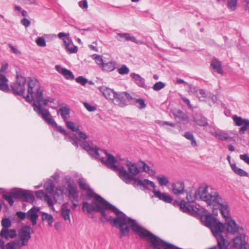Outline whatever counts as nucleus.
<instances>
[{
	"mask_svg": "<svg viewBox=\"0 0 249 249\" xmlns=\"http://www.w3.org/2000/svg\"><path fill=\"white\" fill-rule=\"evenodd\" d=\"M54 186V183L52 180H49L44 184L45 189L49 194L53 193Z\"/></svg>",
	"mask_w": 249,
	"mask_h": 249,
	"instance_id": "39",
	"label": "nucleus"
},
{
	"mask_svg": "<svg viewBox=\"0 0 249 249\" xmlns=\"http://www.w3.org/2000/svg\"><path fill=\"white\" fill-rule=\"evenodd\" d=\"M221 197L219 198V202H215L214 203H217L220 206V211L223 216L226 219L229 218L230 216V209L229 206L226 202L222 203L220 202V199Z\"/></svg>",
	"mask_w": 249,
	"mask_h": 249,
	"instance_id": "24",
	"label": "nucleus"
},
{
	"mask_svg": "<svg viewBox=\"0 0 249 249\" xmlns=\"http://www.w3.org/2000/svg\"><path fill=\"white\" fill-rule=\"evenodd\" d=\"M72 143L76 147H78V144L80 145L93 157L97 159L100 158L99 149L96 146L90 145L87 142L81 141L78 140L77 137L72 139Z\"/></svg>",
	"mask_w": 249,
	"mask_h": 249,
	"instance_id": "8",
	"label": "nucleus"
},
{
	"mask_svg": "<svg viewBox=\"0 0 249 249\" xmlns=\"http://www.w3.org/2000/svg\"><path fill=\"white\" fill-rule=\"evenodd\" d=\"M133 98L127 92H123L116 93L114 98L115 105L124 107L127 105V102H131Z\"/></svg>",
	"mask_w": 249,
	"mask_h": 249,
	"instance_id": "11",
	"label": "nucleus"
},
{
	"mask_svg": "<svg viewBox=\"0 0 249 249\" xmlns=\"http://www.w3.org/2000/svg\"><path fill=\"white\" fill-rule=\"evenodd\" d=\"M93 56L94 57V59L96 64L100 66L101 67H102V66L104 63V62H103L102 57L101 55H99L96 54L93 55Z\"/></svg>",
	"mask_w": 249,
	"mask_h": 249,
	"instance_id": "50",
	"label": "nucleus"
},
{
	"mask_svg": "<svg viewBox=\"0 0 249 249\" xmlns=\"http://www.w3.org/2000/svg\"><path fill=\"white\" fill-rule=\"evenodd\" d=\"M22 199L27 202L33 203L35 200V196L33 194L24 191Z\"/></svg>",
	"mask_w": 249,
	"mask_h": 249,
	"instance_id": "42",
	"label": "nucleus"
},
{
	"mask_svg": "<svg viewBox=\"0 0 249 249\" xmlns=\"http://www.w3.org/2000/svg\"><path fill=\"white\" fill-rule=\"evenodd\" d=\"M175 118L178 119L179 121H183L185 123L188 122L187 115L181 110H177L173 113Z\"/></svg>",
	"mask_w": 249,
	"mask_h": 249,
	"instance_id": "29",
	"label": "nucleus"
},
{
	"mask_svg": "<svg viewBox=\"0 0 249 249\" xmlns=\"http://www.w3.org/2000/svg\"><path fill=\"white\" fill-rule=\"evenodd\" d=\"M240 158L244 161L246 163L249 165V157L247 154H243L240 155Z\"/></svg>",
	"mask_w": 249,
	"mask_h": 249,
	"instance_id": "64",
	"label": "nucleus"
},
{
	"mask_svg": "<svg viewBox=\"0 0 249 249\" xmlns=\"http://www.w3.org/2000/svg\"><path fill=\"white\" fill-rule=\"evenodd\" d=\"M131 76L133 78L136 83L139 86L143 87L144 85V79L139 75L136 73H132Z\"/></svg>",
	"mask_w": 249,
	"mask_h": 249,
	"instance_id": "38",
	"label": "nucleus"
},
{
	"mask_svg": "<svg viewBox=\"0 0 249 249\" xmlns=\"http://www.w3.org/2000/svg\"><path fill=\"white\" fill-rule=\"evenodd\" d=\"M173 193L176 195L183 194L185 192L184 183L182 181H177L172 184Z\"/></svg>",
	"mask_w": 249,
	"mask_h": 249,
	"instance_id": "18",
	"label": "nucleus"
},
{
	"mask_svg": "<svg viewBox=\"0 0 249 249\" xmlns=\"http://www.w3.org/2000/svg\"><path fill=\"white\" fill-rule=\"evenodd\" d=\"M39 207H33L27 213V218L31 220L33 226L36 224V220L38 217V213L39 212Z\"/></svg>",
	"mask_w": 249,
	"mask_h": 249,
	"instance_id": "15",
	"label": "nucleus"
},
{
	"mask_svg": "<svg viewBox=\"0 0 249 249\" xmlns=\"http://www.w3.org/2000/svg\"><path fill=\"white\" fill-rule=\"evenodd\" d=\"M231 166L232 170L236 174L239 175L241 177L248 176V173L245 171L244 170H242V169L237 167L235 164H231Z\"/></svg>",
	"mask_w": 249,
	"mask_h": 249,
	"instance_id": "34",
	"label": "nucleus"
},
{
	"mask_svg": "<svg viewBox=\"0 0 249 249\" xmlns=\"http://www.w3.org/2000/svg\"><path fill=\"white\" fill-rule=\"evenodd\" d=\"M107 156V160H104V158L101 159V161L104 163L108 167L110 168L114 171H118L119 172L120 167L115 165L117 160L116 158L111 154H108L106 151H104Z\"/></svg>",
	"mask_w": 249,
	"mask_h": 249,
	"instance_id": "13",
	"label": "nucleus"
},
{
	"mask_svg": "<svg viewBox=\"0 0 249 249\" xmlns=\"http://www.w3.org/2000/svg\"><path fill=\"white\" fill-rule=\"evenodd\" d=\"M70 210L67 208L65 205H63L62 206L61 209V214L63 218L65 220H68L69 223L71 222L70 217Z\"/></svg>",
	"mask_w": 249,
	"mask_h": 249,
	"instance_id": "37",
	"label": "nucleus"
},
{
	"mask_svg": "<svg viewBox=\"0 0 249 249\" xmlns=\"http://www.w3.org/2000/svg\"><path fill=\"white\" fill-rule=\"evenodd\" d=\"M212 135L218 140L222 141L233 140V138L229 136L228 133L225 131H220L219 132H213L212 133Z\"/></svg>",
	"mask_w": 249,
	"mask_h": 249,
	"instance_id": "25",
	"label": "nucleus"
},
{
	"mask_svg": "<svg viewBox=\"0 0 249 249\" xmlns=\"http://www.w3.org/2000/svg\"><path fill=\"white\" fill-rule=\"evenodd\" d=\"M117 35L121 38H124L126 41H136L135 37L128 33H119Z\"/></svg>",
	"mask_w": 249,
	"mask_h": 249,
	"instance_id": "44",
	"label": "nucleus"
},
{
	"mask_svg": "<svg viewBox=\"0 0 249 249\" xmlns=\"http://www.w3.org/2000/svg\"><path fill=\"white\" fill-rule=\"evenodd\" d=\"M37 81L35 79H30L28 83V94L24 97L26 101L31 102L34 99L33 89L35 88Z\"/></svg>",
	"mask_w": 249,
	"mask_h": 249,
	"instance_id": "17",
	"label": "nucleus"
},
{
	"mask_svg": "<svg viewBox=\"0 0 249 249\" xmlns=\"http://www.w3.org/2000/svg\"><path fill=\"white\" fill-rule=\"evenodd\" d=\"M228 6L231 10H234L237 4V0H227Z\"/></svg>",
	"mask_w": 249,
	"mask_h": 249,
	"instance_id": "53",
	"label": "nucleus"
},
{
	"mask_svg": "<svg viewBox=\"0 0 249 249\" xmlns=\"http://www.w3.org/2000/svg\"><path fill=\"white\" fill-rule=\"evenodd\" d=\"M42 94V90L40 88H37L36 91L35 93V97L37 100L38 102L37 103L34 102V109L38 115H41L42 118L48 124L53 125H56V123L54 120L52 118L49 111L47 109L41 107V106H46L49 101L48 99L43 98Z\"/></svg>",
	"mask_w": 249,
	"mask_h": 249,
	"instance_id": "3",
	"label": "nucleus"
},
{
	"mask_svg": "<svg viewBox=\"0 0 249 249\" xmlns=\"http://www.w3.org/2000/svg\"><path fill=\"white\" fill-rule=\"evenodd\" d=\"M188 87L189 89V91L191 93H192L194 94L195 95H196L197 91H198L197 88L192 85L188 84Z\"/></svg>",
	"mask_w": 249,
	"mask_h": 249,
	"instance_id": "63",
	"label": "nucleus"
},
{
	"mask_svg": "<svg viewBox=\"0 0 249 249\" xmlns=\"http://www.w3.org/2000/svg\"><path fill=\"white\" fill-rule=\"evenodd\" d=\"M157 180L159 185L161 186H166L169 182L168 178L164 175H163L158 176L157 177Z\"/></svg>",
	"mask_w": 249,
	"mask_h": 249,
	"instance_id": "40",
	"label": "nucleus"
},
{
	"mask_svg": "<svg viewBox=\"0 0 249 249\" xmlns=\"http://www.w3.org/2000/svg\"><path fill=\"white\" fill-rule=\"evenodd\" d=\"M211 66L217 73L222 74L223 70L221 67V62L217 59L214 58L212 61Z\"/></svg>",
	"mask_w": 249,
	"mask_h": 249,
	"instance_id": "27",
	"label": "nucleus"
},
{
	"mask_svg": "<svg viewBox=\"0 0 249 249\" xmlns=\"http://www.w3.org/2000/svg\"><path fill=\"white\" fill-rule=\"evenodd\" d=\"M33 230L28 226H24L18 231L19 239L12 241L16 249H21V247L28 245V242L31 238Z\"/></svg>",
	"mask_w": 249,
	"mask_h": 249,
	"instance_id": "6",
	"label": "nucleus"
},
{
	"mask_svg": "<svg viewBox=\"0 0 249 249\" xmlns=\"http://www.w3.org/2000/svg\"><path fill=\"white\" fill-rule=\"evenodd\" d=\"M233 120L237 126H242L246 123H247V125H249V120L243 119L241 117L234 116L233 117Z\"/></svg>",
	"mask_w": 249,
	"mask_h": 249,
	"instance_id": "36",
	"label": "nucleus"
},
{
	"mask_svg": "<svg viewBox=\"0 0 249 249\" xmlns=\"http://www.w3.org/2000/svg\"><path fill=\"white\" fill-rule=\"evenodd\" d=\"M63 192V189L61 186H57L56 188L54 194V197L56 196H59L62 195Z\"/></svg>",
	"mask_w": 249,
	"mask_h": 249,
	"instance_id": "57",
	"label": "nucleus"
},
{
	"mask_svg": "<svg viewBox=\"0 0 249 249\" xmlns=\"http://www.w3.org/2000/svg\"><path fill=\"white\" fill-rule=\"evenodd\" d=\"M12 241L5 244L3 240L0 238V249H16L14 244H12Z\"/></svg>",
	"mask_w": 249,
	"mask_h": 249,
	"instance_id": "41",
	"label": "nucleus"
},
{
	"mask_svg": "<svg viewBox=\"0 0 249 249\" xmlns=\"http://www.w3.org/2000/svg\"><path fill=\"white\" fill-rule=\"evenodd\" d=\"M128 171L124 166H120L118 176L126 184H129L132 181H135L141 171L135 163L127 160L125 163Z\"/></svg>",
	"mask_w": 249,
	"mask_h": 249,
	"instance_id": "4",
	"label": "nucleus"
},
{
	"mask_svg": "<svg viewBox=\"0 0 249 249\" xmlns=\"http://www.w3.org/2000/svg\"><path fill=\"white\" fill-rule=\"evenodd\" d=\"M131 102L138 104V105L137 106L140 109L143 108L146 106L144 100L142 99H138L133 98V100Z\"/></svg>",
	"mask_w": 249,
	"mask_h": 249,
	"instance_id": "48",
	"label": "nucleus"
},
{
	"mask_svg": "<svg viewBox=\"0 0 249 249\" xmlns=\"http://www.w3.org/2000/svg\"><path fill=\"white\" fill-rule=\"evenodd\" d=\"M42 219L43 221L46 220L50 226H52V224L53 222V216L44 212L42 213Z\"/></svg>",
	"mask_w": 249,
	"mask_h": 249,
	"instance_id": "46",
	"label": "nucleus"
},
{
	"mask_svg": "<svg viewBox=\"0 0 249 249\" xmlns=\"http://www.w3.org/2000/svg\"><path fill=\"white\" fill-rule=\"evenodd\" d=\"M190 203L188 201L186 202L184 200H182L179 203L180 210L186 213H190L192 212L197 213L199 211L198 208L196 206L191 205Z\"/></svg>",
	"mask_w": 249,
	"mask_h": 249,
	"instance_id": "16",
	"label": "nucleus"
},
{
	"mask_svg": "<svg viewBox=\"0 0 249 249\" xmlns=\"http://www.w3.org/2000/svg\"><path fill=\"white\" fill-rule=\"evenodd\" d=\"M2 198L6 200L9 203L10 206H12L14 204V200L13 199V196L11 193L9 195H7L6 194H3L2 195Z\"/></svg>",
	"mask_w": 249,
	"mask_h": 249,
	"instance_id": "54",
	"label": "nucleus"
},
{
	"mask_svg": "<svg viewBox=\"0 0 249 249\" xmlns=\"http://www.w3.org/2000/svg\"><path fill=\"white\" fill-rule=\"evenodd\" d=\"M86 191L87 199H90L92 198H94L96 201L102 205V206L104 207L107 210H110L116 214V218L112 219L111 217L108 219L107 220L111 221L112 225L116 228L120 229V236L123 237L127 235L129 232L130 228L128 226H126L124 228L123 227L126 226L127 224H128L129 219L130 218L127 217L124 213L108 203L101 196L95 194L90 188L87 190Z\"/></svg>",
	"mask_w": 249,
	"mask_h": 249,
	"instance_id": "1",
	"label": "nucleus"
},
{
	"mask_svg": "<svg viewBox=\"0 0 249 249\" xmlns=\"http://www.w3.org/2000/svg\"><path fill=\"white\" fill-rule=\"evenodd\" d=\"M139 163V165L142 167V171L143 172L152 176H153L156 174L155 170L151 169L150 166H148L144 161L140 160Z\"/></svg>",
	"mask_w": 249,
	"mask_h": 249,
	"instance_id": "33",
	"label": "nucleus"
},
{
	"mask_svg": "<svg viewBox=\"0 0 249 249\" xmlns=\"http://www.w3.org/2000/svg\"><path fill=\"white\" fill-rule=\"evenodd\" d=\"M64 44L66 50L70 53H76L77 52V47L73 46L71 40L69 38L64 39Z\"/></svg>",
	"mask_w": 249,
	"mask_h": 249,
	"instance_id": "26",
	"label": "nucleus"
},
{
	"mask_svg": "<svg viewBox=\"0 0 249 249\" xmlns=\"http://www.w3.org/2000/svg\"><path fill=\"white\" fill-rule=\"evenodd\" d=\"M165 87V84L162 82H156L153 86L152 88L154 90L158 91L163 89Z\"/></svg>",
	"mask_w": 249,
	"mask_h": 249,
	"instance_id": "52",
	"label": "nucleus"
},
{
	"mask_svg": "<svg viewBox=\"0 0 249 249\" xmlns=\"http://www.w3.org/2000/svg\"><path fill=\"white\" fill-rule=\"evenodd\" d=\"M102 92L107 99L110 100H114L116 93L111 89L107 88H103Z\"/></svg>",
	"mask_w": 249,
	"mask_h": 249,
	"instance_id": "31",
	"label": "nucleus"
},
{
	"mask_svg": "<svg viewBox=\"0 0 249 249\" xmlns=\"http://www.w3.org/2000/svg\"><path fill=\"white\" fill-rule=\"evenodd\" d=\"M67 190L68 191V197L70 199L78 198V190L76 186L69 182Z\"/></svg>",
	"mask_w": 249,
	"mask_h": 249,
	"instance_id": "22",
	"label": "nucleus"
},
{
	"mask_svg": "<svg viewBox=\"0 0 249 249\" xmlns=\"http://www.w3.org/2000/svg\"><path fill=\"white\" fill-rule=\"evenodd\" d=\"M17 81L11 85L13 92L16 95L23 96L25 91V85L26 82L25 77L21 75H16Z\"/></svg>",
	"mask_w": 249,
	"mask_h": 249,
	"instance_id": "10",
	"label": "nucleus"
},
{
	"mask_svg": "<svg viewBox=\"0 0 249 249\" xmlns=\"http://www.w3.org/2000/svg\"><path fill=\"white\" fill-rule=\"evenodd\" d=\"M224 227L226 229L228 232L232 234L243 233V231H244L243 227L238 226L235 221L233 220H229L225 224V226L224 225Z\"/></svg>",
	"mask_w": 249,
	"mask_h": 249,
	"instance_id": "12",
	"label": "nucleus"
},
{
	"mask_svg": "<svg viewBox=\"0 0 249 249\" xmlns=\"http://www.w3.org/2000/svg\"><path fill=\"white\" fill-rule=\"evenodd\" d=\"M77 183L80 188L82 190L86 191L90 188L89 185L87 183L85 179L83 178H79Z\"/></svg>",
	"mask_w": 249,
	"mask_h": 249,
	"instance_id": "45",
	"label": "nucleus"
},
{
	"mask_svg": "<svg viewBox=\"0 0 249 249\" xmlns=\"http://www.w3.org/2000/svg\"><path fill=\"white\" fill-rule=\"evenodd\" d=\"M237 234L238 235L233 239V243L235 247L240 249L241 247H243L247 243L245 241L244 231H243V233H239Z\"/></svg>",
	"mask_w": 249,
	"mask_h": 249,
	"instance_id": "23",
	"label": "nucleus"
},
{
	"mask_svg": "<svg viewBox=\"0 0 249 249\" xmlns=\"http://www.w3.org/2000/svg\"><path fill=\"white\" fill-rule=\"evenodd\" d=\"M55 70L60 73L62 74L68 80H73L74 76L72 72L64 68H62L60 65H57L55 66Z\"/></svg>",
	"mask_w": 249,
	"mask_h": 249,
	"instance_id": "21",
	"label": "nucleus"
},
{
	"mask_svg": "<svg viewBox=\"0 0 249 249\" xmlns=\"http://www.w3.org/2000/svg\"><path fill=\"white\" fill-rule=\"evenodd\" d=\"M118 71L120 74H126L128 73L129 70L125 65H123L118 69Z\"/></svg>",
	"mask_w": 249,
	"mask_h": 249,
	"instance_id": "55",
	"label": "nucleus"
},
{
	"mask_svg": "<svg viewBox=\"0 0 249 249\" xmlns=\"http://www.w3.org/2000/svg\"><path fill=\"white\" fill-rule=\"evenodd\" d=\"M8 79L2 74H0V90L4 92H9L10 89L8 86Z\"/></svg>",
	"mask_w": 249,
	"mask_h": 249,
	"instance_id": "28",
	"label": "nucleus"
},
{
	"mask_svg": "<svg viewBox=\"0 0 249 249\" xmlns=\"http://www.w3.org/2000/svg\"><path fill=\"white\" fill-rule=\"evenodd\" d=\"M82 209L84 212H87L89 213H91L93 211L99 212L104 217L107 219L105 211L106 209L97 201H93L91 203H89L87 202H83Z\"/></svg>",
	"mask_w": 249,
	"mask_h": 249,
	"instance_id": "9",
	"label": "nucleus"
},
{
	"mask_svg": "<svg viewBox=\"0 0 249 249\" xmlns=\"http://www.w3.org/2000/svg\"><path fill=\"white\" fill-rule=\"evenodd\" d=\"M75 80L77 83L80 84L82 86H85L86 84L88 82L87 79L82 76L77 77Z\"/></svg>",
	"mask_w": 249,
	"mask_h": 249,
	"instance_id": "56",
	"label": "nucleus"
},
{
	"mask_svg": "<svg viewBox=\"0 0 249 249\" xmlns=\"http://www.w3.org/2000/svg\"><path fill=\"white\" fill-rule=\"evenodd\" d=\"M205 225L210 228L213 234L215 237L218 235H222L224 227V225L217 219L211 215H207L204 220Z\"/></svg>",
	"mask_w": 249,
	"mask_h": 249,
	"instance_id": "7",
	"label": "nucleus"
},
{
	"mask_svg": "<svg viewBox=\"0 0 249 249\" xmlns=\"http://www.w3.org/2000/svg\"><path fill=\"white\" fill-rule=\"evenodd\" d=\"M24 191H17L11 193L13 198L16 199L22 198L23 197Z\"/></svg>",
	"mask_w": 249,
	"mask_h": 249,
	"instance_id": "51",
	"label": "nucleus"
},
{
	"mask_svg": "<svg viewBox=\"0 0 249 249\" xmlns=\"http://www.w3.org/2000/svg\"><path fill=\"white\" fill-rule=\"evenodd\" d=\"M208 186L205 184H202L196 190L198 199L207 202L209 205H212L215 202H219L220 198L218 194L215 191L208 193Z\"/></svg>",
	"mask_w": 249,
	"mask_h": 249,
	"instance_id": "5",
	"label": "nucleus"
},
{
	"mask_svg": "<svg viewBox=\"0 0 249 249\" xmlns=\"http://www.w3.org/2000/svg\"><path fill=\"white\" fill-rule=\"evenodd\" d=\"M152 191L156 197L165 203H171L173 200L172 197L166 193H161L160 191L156 189H153Z\"/></svg>",
	"mask_w": 249,
	"mask_h": 249,
	"instance_id": "20",
	"label": "nucleus"
},
{
	"mask_svg": "<svg viewBox=\"0 0 249 249\" xmlns=\"http://www.w3.org/2000/svg\"><path fill=\"white\" fill-rule=\"evenodd\" d=\"M198 199L196 191L194 195H193L191 192L187 193L186 199L188 203L194 202L196 199Z\"/></svg>",
	"mask_w": 249,
	"mask_h": 249,
	"instance_id": "47",
	"label": "nucleus"
},
{
	"mask_svg": "<svg viewBox=\"0 0 249 249\" xmlns=\"http://www.w3.org/2000/svg\"><path fill=\"white\" fill-rule=\"evenodd\" d=\"M194 119L197 124L205 126L208 124L206 119L201 114L196 113L195 115Z\"/></svg>",
	"mask_w": 249,
	"mask_h": 249,
	"instance_id": "30",
	"label": "nucleus"
},
{
	"mask_svg": "<svg viewBox=\"0 0 249 249\" xmlns=\"http://www.w3.org/2000/svg\"><path fill=\"white\" fill-rule=\"evenodd\" d=\"M1 223L2 226V229H8L12 225L11 221L7 218H3L1 220Z\"/></svg>",
	"mask_w": 249,
	"mask_h": 249,
	"instance_id": "49",
	"label": "nucleus"
},
{
	"mask_svg": "<svg viewBox=\"0 0 249 249\" xmlns=\"http://www.w3.org/2000/svg\"><path fill=\"white\" fill-rule=\"evenodd\" d=\"M70 110L68 107H62L59 109L58 113H59L64 121L66 122L70 118Z\"/></svg>",
	"mask_w": 249,
	"mask_h": 249,
	"instance_id": "32",
	"label": "nucleus"
},
{
	"mask_svg": "<svg viewBox=\"0 0 249 249\" xmlns=\"http://www.w3.org/2000/svg\"><path fill=\"white\" fill-rule=\"evenodd\" d=\"M17 216L21 220L27 218V213L19 211L17 213Z\"/></svg>",
	"mask_w": 249,
	"mask_h": 249,
	"instance_id": "62",
	"label": "nucleus"
},
{
	"mask_svg": "<svg viewBox=\"0 0 249 249\" xmlns=\"http://www.w3.org/2000/svg\"><path fill=\"white\" fill-rule=\"evenodd\" d=\"M8 46L13 53L18 55L21 54V52L10 43L8 44Z\"/></svg>",
	"mask_w": 249,
	"mask_h": 249,
	"instance_id": "60",
	"label": "nucleus"
},
{
	"mask_svg": "<svg viewBox=\"0 0 249 249\" xmlns=\"http://www.w3.org/2000/svg\"><path fill=\"white\" fill-rule=\"evenodd\" d=\"M84 106L89 111H94L96 110V107L94 106H91L88 103H84Z\"/></svg>",
	"mask_w": 249,
	"mask_h": 249,
	"instance_id": "61",
	"label": "nucleus"
},
{
	"mask_svg": "<svg viewBox=\"0 0 249 249\" xmlns=\"http://www.w3.org/2000/svg\"><path fill=\"white\" fill-rule=\"evenodd\" d=\"M101 68L103 71L109 72L115 70L116 65L114 62L110 61L106 63H104Z\"/></svg>",
	"mask_w": 249,
	"mask_h": 249,
	"instance_id": "35",
	"label": "nucleus"
},
{
	"mask_svg": "<svg viewBox=\"0 0 249 249\" xmlns=\"http://www.w3.org/2000/svg\"><path fill=\"white\" fill-rule=\"evenodd\" d=\"M133 186H139L143 188V190L150 189L149 186L151 187L153 189H155L156 186L155 183L147 179L142 180L139 178H137L133 183Z\"/></svg>",
	"mask_w": 249,
	"mask_h": 249,
	"instance_id": "14",
	"label": "nucleus"
},
{
	"mask_svg": "<svg viewBox=\"0 0 249 249\" xmlns=\"http://www.w3.org/2000/svg\"><path fill=\"white\" fill-rule=\"evenodd\" d=\"M0 236L3 238L9 240L16 238L17 234L16 230L2 229L0 232Z\"/></svg>",
	"mask_w": 249,
	"mask_h": 249,
	"instance_id": "19",
	"label": "nucleus"
},
{
	"mask_svg": "<svg viewBox=\"0 0 249 249\" xmlns=\"http://www.w3.org/2000/svg\"><path fill=\"white\" fill-rule=\"evenodd\" d=\"M44 200L46 201L49 206L52 207V209L54 211V208L53 207V200L50 196H49L48 195L46 194L44 196Z\"/></svg>",
	"mask_w": 249,
	"mask_h": 249,
	"instance_id": "59",
	"label": "nucleus"
},
{
	"mask_svg": "<svg viewBox=\"0 0 249 249\" xmlns=\"http://www.w3.org/2000/svg\"><path fill=\"white\" fill-rule=\"evenodd\" d=\"M128 225L132 230L137 233L141 237L148 240L150 242V246L153 247V249H161V247H163V249H177V248H178L164 241L148 231L144 229L140 226L134 219L129 218Z\"/></svg>",
	"mask_w": 249,
	"mask_h": 249,
	"instance_id": "2",
	"label": "nucleus"
},
{
	"mask_svg": "<svg viewBox=\"0 0 249 249\" xmlns=\"http://www.w3.org/2000/svg\"><path fill=\"white\" fill-rule=\"evenodd\" d=\"M37 45L39 46L44 47L46 46V41L44 38L42 37H38L36 41Z\"/></svg>",
	"mask_w": 249,
	"mask_h": 249,
	"instance_id": "58",
	"label": "nucleus"
},
{
	"mask_svg": "<svg viewBox=\"0 0 249 249\" xmlns=\"http://www.w3.org/2000/svg\"><path fill=\"white\" fill-rule=\"evenodd\" d=\"M66 124L67 127L72 132H77L79 129V125L73 122L67 121Z\"/></svg>",
	"mask_w": 249,
	"mask_h": 249,
	"instance_id": "43",
	"label": "nucleus"
}]
</instances>
